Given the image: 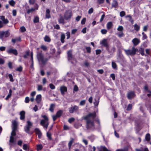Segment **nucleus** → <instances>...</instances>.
<instances>
[{"label":"nucleus","mask_w":151,"mask_h":151,"mask_svg":"<svg viewBox=\"0 0 151 151\" xmlns=\"http://www.w3.org/2000/svg\"><path fill=\"white\" fill-rule=\"evenodd\" d=\"M145 140L149 141L150 140V134L147 133L146 134L145 137Z\"/></svg>","instance_id":"obj_28"},{"label":"nucleus","mask_w":151,"mask_h":151,"mask_svg":"<svg viewBox=\"0 0 151 151\" xmlns=\"http://www.w3.org/2000/svg\"><path fill=\"white\" fill-rule=\"evenodd\" d=\"M9 4L11 6H14L15 4V2L13 0H11L9 1Z\"/></svg>","instance_id":"obj_33"},{"label":"nucleus","mask_w":151,"mask_h":151,"mask_svg":"<svg viewBox=\"0 0 151 151\" xmlns=\"http://www.w3.org/2000/svg\"><path fill=\"white\" fill-rule=\"evenodd\" d=\"M78 109V107L75 105L73 107L69 108V112L70 113H73L74 111H77Z\"/></svg>","instance_id":"obj_13"},{"label":"nucleus","mask_w":151,"mask_h":151,"mask_svg":"<svg viewBox=\"0 0 151 151\" xmlns=\"http://www.w3.org/2000/svg\"><path fill=\"white\" fill-rule=\"evenodd\" d=\"M72 16V12L70 10H69L66 11L64 14V17L66 20L70 19Z\"/></svg>","instance_id":"obj_7"},{"label":"nucleus","mask_w":151,"mask_h":151,"mask_svg":"<svg viewBox=\"0 0 151 151\" xmlns=\"http://www.w3.org/2000/svg\"><path fill=\"white\" fill-rule=\"evenodd\" d=\"M136 151H149L147 148L145 147L143 148H141L140 149H136Z\"/></svg>","instance_id":"obj_26"},{"label":"nucleus","mask_w":151,"mask_h":151,"mask_svg":"<svg viewBox=\"0 0 151 151\" xmlns=\"http://www.w3.org/2000/svg\"><path fill=\"white\" fill-rule=\"evenodd\" d=\"M39 21V18L38 16H36L33 19V22L34 23H38Z\"/></svg>","instance_id":"obj_31"},{"label":"nucleus","mask_w":151,"mask_h":151,"mask_svg":"<svg viewBox=\"0 0 151 151\" xmlns=\"http://www.w3.org/2000/svg\"><path fill=\"white\" fill-rule=\"evenodd\" d=\"M86 103V101L85 100H82L80 103V105L81 106L84 105Z\"/></svg>","instance_id":"obj_52"},{"label":"nucleus","mask_w":151,"mask_h":151,"mask_svg":"<svg viewBox=\"0 0 151 151\" xmlns=\"http://www.w3.org/2000/svg\"><path fill=\"white\" fill-rule=\"evenodd\" d=\"M74 140V139L73 138H71V140L69 141L68 144V146L69 150L70 149L71 146Z\"/></svg>","instance_id":"obj_27"},{"label":"nucleus","mask_w":151,"mask_h":151,"mask_svg":"<svg viewBox=\"0 0 151 151\" xmlns=\"http://www.w3.org/2000/svg\"><path fill=\"white\" fill-rule=\"evenodd\" d=\"M144 90L146 92L150 93H151V91L148 89V87L147 85H145L144 86Z\"/></svg>","instance_id":"obj_38"},{"label":"nucleus","mask_w":151,"mask_h":151,"mask_svg":"<svg viewBox=\"0 0 151 151\" xmlns=\"http://www.w3.org/2000/svg\"><path fill=\"white\" fill-rule=\"evenodd\" d=\"M47 137L50 140H52V138L51 137V134L48 132L47 133Z\"/></svg>","instance_id":"obj_46"},{"label":"nucleus","mask_w":151,"mask_h":151,"mask_svg":"<svg viewBox=\"0 0 151 151\" xmlns=\"http://www.w3.org/2000/svg\"><path fill=\"white\" fill-rule=\"evenodd\" d=\"M27 124L24 127V130L28 134H30V127L32 126V124L30 121L27 122Z\"/></svg>","instance_id":"obj_6"},{"label":"nucleus","mask_w":151,"mask_h":151,"mask_svg":"<svg viewBox=\"0 0 151 151\" xmlns=\"http://www.w3.org/2000/svg\"><path fill=\"white\" fill-rule=\"evenodd\" d=\"M86 50L87 52L89 53H90L91 52V48L89 47H86Z\"/></svg>","instance_id":"obj_60"},{"label":"nucleus","mask_w":151,"mask_h":151,"mask_svg":"<svg viewBox=\"0 0 151 151\" xmlns=\"http://www.w3.org/2000/svg\"><path fill=\"white\" fill-rule=\"evenodd\" d=\"M118 35L119 37H124V34L122 32H120L118 33Z\"/></svg>","instance_id":"obj_45"},{"label":"nucleus","mask_w":151,"mask_h":151,"mask_svg":"<svg viewBox=\"0 0 151 151\" xmlns=\"http://www.w3.org/2000/svg\"><path fill=\"white\" fill-rule=\"evenodd\" d=\"M9 145L10 146V148L11 149L13 145H15L16 144V141L14 140V137L10 136V140L9 141Z\"/></svg>","instance_id":"obj_12"},{"label":"nucleus","mask_w":151,"mask_h":151,"mask_svg":"<svg viewBox=\"0 0 151 151\" xmlns=\"http://www.w3.org/2000/svg\"><path fill=\"white\" fill-rule=\"evenodd\" d=\"M75 120V119L73 118H70L68 120V122L70 123H71L72 122H73Z\"/></svg>","instance_id":"obj_63"},{"label":"nucleus","mask_w":151,"mask_h":151,"mask_svg":"<svg viewBox=\"0 0 151 151\" xmlns=\"http://www.w3.org/2000/svg\"><path fill=\"white\" fill-rule=\"evenodd\" d=\"M42 86L41 85H38L37 86V90L38 91H40L42 90Z\"/></svg>","instance_id":"obj_40"},{"label":"nucleus","mask_w":151,"mask_h":151,"mask_svg":"<svg viewBox=\"0 0 151 151\" xmlns=\"http://www.w3.org/2000/svg\"><path fill=\"white\" fill-rule=\"evenodd\" d=\"M106 49L109 52V53H112L115 51L116 49L114 47H112L111 48L110 50L109 49V47L106 48Z\"/></svg>","instance_id":"obj_23"},{"label":"nucleus","mask_w":151,"mask_h":151,"mask_svg":"<svg viewBox=\"0 0 151 151\" xmlns=\"http://www.w3.org/2000/svg\"><path fill=\"white\" fill-rule=\"evenodd\" d=\"M107 32V30L106 29H102L101 30V33L103 34H106Z\"/></svg>","instance_id":"obj_56"},{"label":"nucleus","mask_w":151,"mask_h":151,"mask_svg":"<svg viewBox=\"0 0 151 151\" xmlns=\"http://www.w3.org/2000/svg\"><path fill=\"white\" fill-rule=\"evenodd\" d=\"M112 66L113 68L114 69H117V66L116 64L114 62H112Z\"/></svg>","instance_id":"obj_36"},{"label":"nucleus","mask_w":151,"mask_h":151,"mask_svg":"<svg viewBox=\"0 0 151 151\" xmlns=\"http://www.w3.org/2000/svg\"><path fill=\"white\" fill-rule=\"evenodd\" d=\"M7 52L9 54H13L15 55H17L18 54L17 51L16 49H13L11 48L7 50Z\"/></svg>","instance_id":"obj_9"},{"label":"nucleus","mask_w":151,"mask_h":151,"mask_svg":"<svg viewBox=\"0 0 151 151\" xmlns=\"http://www.w3.org/2000/svg\"><path fill=\"white\" fill-rule=\"evenodd\" d=\"M134 29L137 31H138L140 29V26L138 25L137 24H135L134 25Z\"/></svg>","instance_id":"obj_32"},{"label":"nucleus","mask_w":151,"mask_h":151,"mask_svg":"<svg viewBox=\"0 0 151 151\" xmlns=\"http://www.w3.org/2000/svg\"><path fill=\"white\" fill-rule=\"evenodd\" d=\"M42 117L44 119L41 120L40 122V124L43 127L47 129L48 127L49 122H48L49 119L48 117L45 115H42Z\"/></svg>","instance_id":"obj_2"},{"label":"nucleus","mask_w":151,"mask_h":151,"mask_svg":"<svg viewBox=\"0 0 151 151\" xmlns=\"http://www.w3.org/2000/svg\"><path fill=\"white\" fill-rule=\"evenodd\" d=\"M25 112L24 111H22L20 113V119L22 120H24L25 118Z\"/></svg>","instance_id":"obj_20"},{"label":"nucleus","mask_w":151,"mask_h":151,"mask_svg":"<svg viewBox=\"0 0 151 151\" xmlns=\"http://www.w3.org/2000/svg\"><path fill=\"white\" fill-rule=\"evenodd\" d=\"M68 59L69 60H71L73 59L74 58L73 57L72 53V51L71 50H69L67 53Z\"/></svg>","instance_id":"obj_15"},{"label":"nucleus","mask_w":151,"mask_h":151,"mask_svg":"<svg viewBox=\"0 0 151 151\" xmlns=\"http://www.w3.org/2000/svg\"><path fill=\"white\" fill-rule=\"evenodd\" d=\"M100 44L104 46L107 48L109 47V45L107 42V39H104L102 41H101L100 42Z\"/></svg>","instance_id":"obj_10"},{"label":"nucleus","mask_w":151,"mask_h":151,"mask_svg":"<svg viewBox=\"0 0 151 151\" xmlns=\"http://www.w3.org/2000/svg\"><path fill=\"white\" fill-rule=\"evenodd\" d=\"M49 86L50 88L52 89H54L55 88V86L52 84L50 83L49 84Z\"/></svg>","instance_id":"obj_55"},{"label":"nucleus","mask_w":151,"mask_h":151,"mask_svg":"<svg viewBox=\"0 0 151 151\" xmlns=\"http://www.w3.org/2000/svg\"><path fill=\"white\" fill-rule=\"evenodd\" d=\"M20 41L21 38H14L12 40V41L14 43L17 41Z\"/></svg>","instance_id":"obj_34"},{"label":"nucleus","mask_w":151,"mask_h":151,"mask_svg":"<svg viewBox=\"0 0 151 151\" xmlns=\"http://www.w3.org/2000/svg\"><path fill=\"white\" fill-rule=\"evenodd\" d=\"M20 30L22 32H23L26 31V29L24 27L22 26L20 27Z\"/></svg>","instance_id":"obj_43"},{"label":"nucleus","mask_w":151,"mask_h":151,"mask_svg":"<svg viewBox=\"0 0 151 151\" xmlns=\"http://www.w3.org/2000/svg\"><path fill=\"white\" fill-rule=\"evenodd\" d=\"M8 76L10 79V81L12 82H13L14 80L13 78L12 75L11 74H9L8 75Z\"/></svg>","instance_id":"obj_41"},{"label":"nucleus","mask_w":151,"mask_h":151,"mask_svg":"<svg viewBox=\"0 0 151 151\" xmlns=\"http://www.w3.org/2000/svg\"><path fill=\"white\" fill-rule=\"evenodd\" d=\"M42 145H37V150H39L42 149Z\"/></svg>","instance_id":"obj_44"},{"label":"nucleus","mask_w":151,"mask_h":151,"mask_svg":"<svg viewBox=\"0 0 151 151\" xmlns=\"http://www.w3.org/2000/svg\"><path fill=\"white\" fill-rule=\"evenodd\" d=\"M123 30V27L122 26H119L117 28V30L120 32H122Z\"/></svg>","instance_id":"obj_47"},{"label":"nucleus","mask_w":151,"mask_h":151,"mask_svg":"<svg viewBox=\"0 0 151 151\" xmlns=\"http://www.w3.org/2000/svg\"><path fill=\"white\" fill-rule=\"evenodd\" d=\"M60 90L62 94L64 95L65 92H66L67 91V88L65 86H61L60 88Z\"/></svg>","instance_id":"obj_17"},{"label":"nucleus","mask_w":151,"mask_h":151,"mask_svg":"<svg viewBox=\"0 0 151 151\" xmlns=\"http://www.w3.org/2000/svg\"><path fill=\"white\" fill-rule=\"evenodd\" d=\"M42 96L41 94H39L36 96V101L37 103L39 104L41 101Z\"/></svg>","instance_id":"obj_18"},{"label":"nucleus","mask_w":151,"mask_h":151,"mask_svg":"<svg viewBox=\"0 0 151 151\" xmlns=\"http://www.w3.org/2000/svg\"><path fill=\"white\" fill-rule=\"evenodd\" d=\"M132 42L134 45L136 46L140 42V41L138 38H134L132 40Z\"/></svg>","instance_id":"obj_19"},{"label":"nucleus","mask_w":151,"mask_h":151,"mask_svg":"<svg viewBox=\"0 0 151 151\" xmlns=\"http://www.w3.org/2000/svg\"><path fill=\"white\" fill-rule=\"evenodd\" d=\"M12 131L11 133V136L14 137L16 135V132L17 130L18 123L15 120L12 121Z\"/></svg>","instance_id":"obj_3"},{"label":"nucleus","mask_w":151,"mask_h":151,"mask_svg":"<svg viewBox=\"0 0 151 151\" xmlns=\"http://www.w3.org/2000/svg\"><path fill=\"white\" fill-rule=\"evenodd\" d=\"M52 117L53 120L54 121H55V120L57 119V118L58 117L56 115H52Z\"/></svg>","instance_id":"obj_61"},{"label":"nucleus","mask_w":151,"mask_h":151,"mask_svg":"<svg viewBox=\"0 0 151 151\" xmlns=\"http://www.w3.org/2000/svg\"><path fill=\"white\" fill-rule=\"evenodd\" d=\"M41 48L44 51H46L47 49V47L44 45H42L41 46Z\"/></svg>","instance_id":"obj_48"},{"label":"nucleus","mask_w":151,"mask_h":151,"mask_svg":"<svg viewBox=\"0 0 151 151\" xmlns=\"http://www.w3.org/2000/svg\"><path fill=\"white\" fill-rule=\"evenodd\" d=\"M126 17L129 18V21L131 22L132 24H133L134 21L132 19V16L130 15H128L126 16Z\"/></svg>","instance_id":"obj_30"},{"label":"nucleus","mask_w":151,"mask_h":151,"mask_svg":"<svg viewBox=\"0 0 151 151\" xmlns=\"http://www.w3.org/2000/svg\"><path fill=\"white\" fill-rule=\"evenodd\" d=\"M132 104H129L128 105V106L127 107V110L128 111L132 109Z\"/></svg>","instance_id":"obj_53"},{"label":"nucleus","mask_w":151,"mask_h":151,"mask_svg":"<svg viewBox=\"0 0 151 151\" xmlns=\"http://www.w3.org/2000/svg\"><path fill=\"white\" fill-rule=\"evenodd\" d=\"M63 113V111L62 110H59L58 111L56 114V115L58 117H60Z\"/></svg>","instance_id":"obj_25"},{"label":"nucleus","mask_w":151,"mask_h":151,"mask_svg":"<svg viewBox=\"0 0 151 151\" xmlns=\"http://www.w3.org/2000/svg\"><path fill=\"white\" fill-rule=\"evenodd\" d=\"M0 18L3 21V22L4 24H7L9 22L8 20L7 19H5V16H0Z\"/></svg>","instance_id":"obj_16"},{"label":"nucleus","mask_w":151,"mask_h":151,"mask_svg":"<svg viewBox=\"0 0 151 151\" xmlns=\"http://www.w3.org/2000/svg\"><path fill=\"white\" fill-rule=\"evenodd\" d=\"M35 0H29V2L30 4H34L35 2Z\"/></svg>","instance_id":"obj_62"},{"label":"nucleus","mask_w":151,"mask_h":151,"mask_svg":"<svg viewBox=\"0 0 151 151\" xmlns=\"http://www.w3.org/2000/svg\"><path fill=\"white\" fill-rule=\"evenodd\" d=\"M103 13H104V14L101 16V18L100 20V22H102L103 20H104V19L105 17V15L104 14V12H103Z\"/></svg>","instance_id":"obj_51"},{"label":"nucleus","mask_w":151,"mask_h":151,"mask_svg":"<svg viewBox=\"0 0 151 151\" xmlns=\"http://www.w3.org/2000/svg\"><path fill=\"white\" fill-rule=\"evenodd\" d=\"M10 35V33L9 30L5 31H1L0 32V38H2L4 36L6 37H8Z\"/></svg>","instance_id":"obj_8"},{"label":"nucleus","mask_w":151,"mask_h":151,"mask_svg":"<svg viewBox=\"0 0 151 151\" xmlns=\"http://www.w3.org/2000/svg\"><path fill=\"white\" fill-rule=\"evenodd\" d=\"M35 10L34 8H32L30 9H28L27 10V14H29L31 12H32Z\"/></svg>","instance_id":"obj_37"},{"label":"nucleus","mask_w":151,"mask_h":151,"mask_svg":"<svg viewBox=\"0 0 151 151\" xmlns=\"http://www.w3.org/2000/svg\"><path fill=\"white\" fill-rule=\"evenodd\" d=\"M99 151H111L108 150L107 148H106L105 147H103V150H100Z\"/></svg>","instance_id":"obj_64"},{"label":"nucleus","mask_w":151,"mask_h":151,"mask_svg":"<svg viewBox=\"0 0 151 151\" xmlns=\"http://www.w3.org/2000/svg\"><path fill=\"white\" fill-rule=\"evenodd\" d=\"M29 53L28 51H27L26 52V54L24 55V58H27V56L29 55Z\"/></svg>","instance_id":"obj_57"},{"label":"nucleus","mask_w":151,"mask_h":151,"mask_svg":"<svg viewBox=\"0 0 151 151\" xmlns=\"http://www.w3.org/2000/svg\"><path fill=\"white\" fill-rule=\"evenodd\" d=\"M118 5L117 2L115 0H113V2L112 4V6L114 8H116Z\"/></svg>","instance_id":"obj_29"},{"label":"nucleus","mask_w":151,"mask_h":151,"mask_svg":"<svg viewBox=\"0 0 151 151\" xmlns=\"http://www.w3.org/2000/svg\"><path fill=\"white\" fill-rule=\"evenodd\" d=\"M59 23L60 24H64L65 23V21L64 18L63 16H61L59 19H58Z\"/></svg>","instance_id":"obj_24"},{"label":"nucleus","mask_w":151,"mask_h":151,"mask_svg":"<svg viewBox=\"0 0 151 151\" xmlns=\"http://www.w3.org/2000/svg\"><path fill=\"white\" fill-rule=\"evenodd\" d=\"M37 57L39 62H41L43 64L45 63L48 60L47 58H44L43 54L41 52L37 53Z\"/></svg>","instance_id":"obj_5"},{"label":"nucleus","mask_w":151,"mask_h":151,"mask_svg":"<svg viewBox=\"0 0 151 151\" xmlns=\"http://www.w3.org/2000/svg\"><path fill=\"white\" fill-rule=\"evenodd\" d=\"M113 26V23L112 22H108L106 24L107 28L108 29H110Z\"/></svg>","instance_id":"obj_22"},{"label":"nucleus","mask_w":151,"mask_h":151,"mask_svg":"<svg viewBox=\"0 0 151 151\" xmlns=\"http://www.w3.org/2000/svg\"><path fill=\"white\" fill-rule=\"evenodd\" d=\"M138 49L134 47H133L132 48V49H128L124 50L126 54L128 56H133L135 55L136 54V52L137 51Z\"/></svg>","instance_id":"obj_4"},{"label":"nucleus","mask_w":151,"mask_h":151,"mask_svg":"<svg viewBox=\"0 0 151 151\" xmlns=\"http://www.w3.org/2000/svg\"><path fill=\"white\" fill-rule=\"evenodd\" d=\"M126 13L124 11H122L120 13V16L121 17H123L125 16Z\"/></svg>","instance_id":"obj_42"},{"label":"nucleus","mask_w":151,"mask_h":151,"mask_svg":"<svg viewBox=\"0 0 151 151\" xmlns=\"http://www.w3.org/2000/svg\"><path fill=\"white\" fill-rule=\"evenodd\" d=\"M93 9L92 8H91L88 10V13L89 14H91L93 12Z\"/></svg>","instance_id":"obj_59"},{"label":"nucleus","mask_w":151,"mask_h":151,"mask_svg":"<svg viewBox=\"0 0 151 151\" xmlns=\"http://www.w3.org/2000/svg\"><path fill=\"white\" fill-rule=\"evenodd\" d=\"M86 19V18H83L81 21V23L82 24H84L85 23Z\"/></svg>","instance_id":"obj_49"},{"label":"nucleus","mask_w":151,"mask_h":151,"mask_svg":"<svg viewBox=\"0 0 151 151\" xmlns=\"http://www.w3.org/2000/svg\"><path fill=\"white\" fill-rule=\"evenodd\" d=\"M135 96V93L134 91L129 92L127 94V97L129 99H131L134 98Z\"/></svg>","instance_id":"obj_11"},{"label":"nucleus","mask_w":151,"mask_h":151,"mask_svg":"<svg viewBox=\"0 0 151 151\" xmlns=\"http://www.w3.org/2000/svg\"><path fill=\"white\" fill-rule=\"evenodd\" d=\"M84 65L86 67H88L89 66V63L87 61H85V62H84Z\"/></svg>","instance_id":"obj_58"},{"label":"nucleus","mask_w":151,"mask_h":151,"mask_svg":"<svg viewBox=\"0 0 151 151\" xmlns=\"http://www.w3.org/2000/svg\"><path fill=\"white\" fill-rule=\"evenodd\" d=\"M55 106V105L54 104H51L50 106V108H49V110L51 112H53Z\"/></svg>","instance_id":"obj_21"},{"label":"nucleus","mask_w":151,"mask_h":151,"mask_svg":"<svg viewBox=\"0 0 151 151\" xmlns=\"http://www.w3.org/2000/svg\"><path fill=\"white\" fill-rule=\"evenodd\" d=\"M96 116L95 112L90 113L86 116H84L83 119L86 120V127L88 129H91L93 131L95 129V126L94 122V119Z\"/></svg>","instance_id":"obj_1"},{"label":"nucleus","mask_w":151,"mask_h":151,"mask_svg":"<svg viewBox=\"0 0 151 151\" xmlns=\"http://www.w3.org/2000/svg\"><path fill=\"white\" fill-rule=\"evenodd\" d=\"M22 66H20L16 69V70L19 72H21L22 71Z\"/></svg>","instance_id":"obj_54"},{"label":"nucleus","mask_w":151,"mask_h":151,"mask_svg":"<svg viewBox=\"0 0 151 151\" xmlns=\"http://www.w3.org/2000/svg\"><path fill=\"white\" fill-rule=\"evenodd\" d=\"M31 60L32 61V64L31 65V68H33V52H32L31 54Z\"/></svg>","instance_id":"obj_35"},{"label":"nucleus","mask_w":151,"mask_h":151,"mask_svg":"<svg viewBox=\"0 0 151 151\" xmlns=\"http://www.w3.org/2000/svg\"><path fill=\"white\" fill-rule=\"evenodd\" d=\"M128 147H125L123 149H118L116 151H128Z\"/></svg>","instance_id":"obj_39"},{"label":"nucleus","mask_w":151,"mask_h":151,"mask_svg":"<svg viewBox=\"0 0 151 151\" xmlns=\"http://www.w3.org/2000/svg\"><path fill=\"white\" fill-rule=\"evenodd\" d=\"M28 148V146L26 144H24L23 146V149L25 150H27V149Z\"/></svg>","instance_id":"obj_50"},{"label":"nucleus","mask_w":151,"mask_h":151,"mask_svg":"<svg viewBox=\"0 0 151 151\" xmlns=\"http://www.w3.org/2000/svg\"><path fill=\"white\" fill-rule=\"evenodd\" d=\"M35 131L36 133L38 135V138H41L42 136V133L40 130L38 128H36L35 129Z\"/></svg>","instance_id":"obj_14"}]
</instances>
